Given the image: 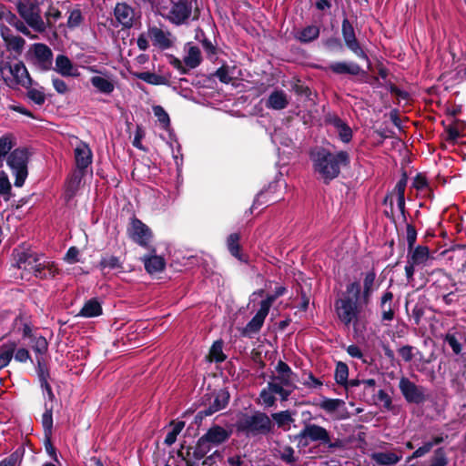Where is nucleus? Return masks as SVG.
<instances>
[{
  "label": "nucleus",
  "instance_id": "nucleus-32",
  "mask_svg": "<svg viewBox=\"0 0 466 466\" xmlns=\"http://www.w3.org/2000/svg\"><path fill=\"white\" fill-rule=\"evenodd\" d=\"M15 341H8L0 348V370L6 367L11 361L16 349Z\"/></svg>",
  "mask_w": 466,
  "mask_h": 466
},
{
  "label": "nucleus",
  "instance_id": "nucleus-37",
  "mask_svg": "<svg viewBox=\"0 0 466 466\" xmlns=\"http://www.w3.org/2000/svg\"><path fill=\"white\" fill-rule=\"evenodd\" d=\"M14 146L15 142L13 136L5 135L0 137V167H3L5 157Z\"/></svg>",
  "mask_w": 466,
  "mask_h": 466
},
{
  "label": "nucleus",
  "instance_id": "nucleus-57",
  "mask_svg": "<svg viewBox=\"0 0 466 466\" xmlns=\"http://www.w3.org/2000/svg\"><path fill=\"white\" fill-rule=\"evenodd\" d=\"M7 24L15 27L16 30L21 32L22 34H24L25 35H30V31L27 28V26L15 14H14V19L13 18L9 19Z\"/></svg>",
  "mask_w": 466,
  "mask_h": 466
},
{
  "label": "nucleus",
  "instance_id": "nucleus-35",
  "mask_svg": "<svg viewBox=\"0 0 466 466\" xmlns=\"http://www.w3.org/2000/svg\"><path fill=\"white\" fill-rule=\"evenodd\" d=\"M376 273L370 270L365 274L363 279V293L362 297L365 302H368L373 291L376 289L375 285Z\"/></svg>",
  "mask_w": 466,
  "mask_h": 466
},
{
  "label": "nucleus",
  "instance_id": "nucleus-41",
  "mask_svg": "<svg viewBox=\"0 0 466 466\" xmlns=\"http://www.w3.org/2000/svg\"><path fill=\"white\" fill-rule=\"evenodd\" d=\"M239 234L232 233L228 237L227 246L232 256L240 258Z\"/></svg>",
  "mask_w": 466,
  "mask_h": 466
},
{
  "label": "nucleus",
  "instance_id": "nucleus-56",
  "mask_svg": "<svg viewBox=\"0 0 466 466\" xmlns=\"http://www.w3.org/2000/svg\"><path fill=\"white\" fill-rule=\"evenodd\" d=\"M46 27L48 25V26H51L60 16H61V13L58 9L53 7V6H50L48 8V10L46 11Z\"/></svg>",
  "mask_w": 466,
  "mask_h": 466
},
{
  "label": "nucleus",
  "instance_id": "nucleus-42",
  "mask_svg": "<svg viewBox=\"0 0 466 466\" xmlns=\"http://www.w3.org/2000/svg\"><path fill=\"white\" fill-rule=\"evenodd\" d=\"M449 459L442 448H439L434 451L428 466H448Z\"/></svg>",
  "mask_w": 466,
  "mask_h": 466
},
{
  "label": "nucleus",
  "instance_id": "nucleus-34",
  "mask_svg": "<svg viewBox=\"0 0 466 466\" xmlns=\"http://www.w3.org/2000/svg\"><path fill=\"white\" fill-rule=\"evenodd\" d=\"M406 186H407V177H406V175H403V177L396 184V186L391 193L392 195L395 194L397 196V206L401 213H404V209H405L404 193H405Z\"/></svg>",
  "mask_w": 466,
  "mask_h": 466
},
{
  "label": "nucleus",
  "instance_id": "nucleus-28",
  "mask_svg": "<svg viewBox=\"0 0 466 466\" xmlns=\"http://www.w3.org/2000/svg\"><path fill=\"white\" fill-rule=\"evenodd\" d=\"M201 52L198 46L187 45L186 46V55L184 56L183 62L187 69H193L198 66L201 63Z\"/></svg>",
  "mask_w": 466,
  "mask_h": 466
},
{
  "label": "nucleus",
  "instance_id": "nucleus-27",
  "mask_svg": "<svg viewBox=\"0 0 466 466\" xmlns=\"http://www.w3.org/2000/svg\"><path fill=\"white\" fill-rule=\"evenodd\" d=\"M144 263L146 270L149 274H154L162 271L165 268L166 262L161 256L147 255L141 258Z\"/></svg>",
  "mask_w": 466,
  "mask_h": 466
},
{
  "label": "nucleus",
  "instance_id": "nucleus-40",
  "mask_svg": "<svg viewBox=\"0 0 466 466\" xmlns=\"http://www.w3.org/2000/svg\"><path fill=\"white\" fill-rule=\"evenodd\" d=\"M345 406V402L339 399H324L320 403L319 407L329 413L335 412L341 407Z\"/></svg>",
  "mask_w": 466,
  "mask_h": 466
},
{
  "label": "nucleus",
  "instance_id": "nucleus-2",
  "mask_svg": "<svg viewBox=\"0 0 466 466\" xmlns=\"http://www.w3.org/2000/svg\"><path fill=\"white\" fill-rule=\"evenodd\" d=\"M348 294H352L353 297L345 296L335 301V310L338 319L346 326L353 325L356 329L359 322V316L360 313V307L358 299L360 292V287L358 282H352L347 286L346 289Z\"/></svg>",
  "mask_w": 466,
  "mask_h": 466
},
{
  "label": "nucleus",
  "instance_id": "nucleus-51",
  "mask_svg": "<svg viewBox=\"0 0 466 466\" xmlns=\"http://www.w3.org/2000/svg\"><path fill=\"white\" fill-rule=\"evenodd\" d=\"M11 192V183L5 173L3 172L0 177V195L5 197V199L8 200Z\"/></svg>",
  "mask_w": 466,
  "mask_h": 466
},
{
  "label": "nucleus",
  "instance_id": "nucleus-25",
  "mask_svg": "<svg viewBox=\"0 0 466 466\" xmlns=\"http://www.w3.org/2000/svg\"><path fill=\"white\" fill-rule=\"evenodd\" d=\"M289 97L283 90H274L266 102V106L274 110H282L288 106Z\"/></svg>",
  "mask_w": 466,
  "mask_h": 466
},
{
  "label": "nucleus",
  "instance_id": "nucleus-16",
  "mask_svg": "<svg viewBox=\"0 0 466 466\" xmlns=\"http://www.w3.org/2000/svg\"><path fill=\"white\" fill-rule=\"evenodd\" d=\"M35 64L42 70H47L52 65L53 53L45 44H34L32 46Z\"/></svg>",
  "mask_w": 466,
  "mask_h": 466
},
{
  "label": "nucleus",
  "instance_id": "nucleus-46",
  "mask_svg": "<svg viewBox=\"0 0 466 466\" xmlns=\"http://www.w3.org/2000/svg\"><path fill=\"white\" fill-rule=\"evenodd\" d=\"M295 374H277L271 377L270 380L279 383L283 384L286 387H289L292 390H295Z\"/></svg>",
  "mask_w": 466,
  "mask_h": 466
},
{
  "label": "nucleus",
  "instance_id": "nucleus-7",
  "mask_svg": "<svg viewBox=\"0 0 466 466\" xmlns=\"http://www.w3.org/2000/svg\"><path fill=\"white\" fill-rule=\"evenodd\" d=\"M39 4L38 0H17L16 8L18 14L29 26L37 32H44L46 23L40 15Z\"/></svg>",
  "mask_w": 466,
  "mask_h": 466
},
{
  "label": "nucleus",
  "instance_id": "nucleus-55",
  "mask_svg": "<svg viewBox=\"0 0 466 466\" xmlns=\"http://www.w3.org/2000/svg\"><path fill=\"white\" fill-rule=\"evenodd\" d=\"M47 341L44 337L35 339L33 350L39 355H44L47 351Z\"/></svg>",
  "mask_w": 466,
  "mask_h": 466
},
{
  "label": "nucleus",
  "instance_id": "nucleus-64",
  "mask_svg": "<svg viewBox=\"0 0 466 466\" xmlns=\"http://www.w3.org/2000/svg\"><path fill=\"white\" fill-rule=\"evenodd\" d=\"M416 238H417V232H416L415 228L412 226L408 225L407 229H406V238H407L409 250H411L413 248L414 244L416 242Z\"/></svg>",
  "mask_w": 466,
  "mask_h": 466
},
{
  "label": "nucleus",
  "instance_id": "nucleus-62",
  "mask_svg": "<svg viewBox=\"0 0 466 466\" xmlns=\"http://www.w3.org/2000/svg\"><path fill=\"white\" fill-rule=\"evenodd\" d=\"M378 400L383 403L384 409L387 410H392V400L390 395L383 390H380L377 394Z\"/></svg>",
  "mask_w": 466,
  "mask_h": 466
},
{
  "label": "nucleus",
  "instance_id": "nucleus-54",
  "mask_svg": "<svg viewBox=\"0 0 466 466\" xmlns=\"http://www.w3.org/2000/svg\"><path fill=\"white\" fill-rule=\"evenodd\" d=\"M444 341L450 345L455 354L458 355L461 352V344L459 342L454 334L447 333L444 337Z\"/></svg>",
  "mask_w": 466,
  "mask_h": 466
},
{
  "label": "nucleus",
  "instance_id": "nucleus-52",
  "mask_svg": "<svg viewBox=\"0 0 466 466\" xmlns=\"http://www.w3.org/2000/svg\"><path fill=\"white\" fill-rule=\"evenodd\" d=\"M100 266L103 268H121V262L118 258L115 256H110L106 258H103L100 261Z\"/></svg>",
  "mask_w": 466,
  "mask_h": 466
},
{
  "label": "nucleus",
  "instance_id": "nucleus-23",
  "mask_svg": "<svg viewBox=\"0 0 466 466\" xmlns=\"http://www.w3.org/2000/svg\"><path fill=\"white\" fill-rule=\"evenodd\" d=\"M1 36L9 51H13L18 55L22 53L25 45L24 38L11 34L10 29L6 26L1 27Z\"/></svg>",
  "mask_w": 466,
  "mask_h": 466
},
{
  "label": "nucleus",
  "instance_id": "nucleus-20",
  "mask_svg": "<svg viewBox=\"0 0 466 466\" xmlns=\"http://www.w3.org/2000/svg\"><path fill=\"white\" fill-rule=\"evenodd\" d=\"M228 393L225 390H219L213 396V400L210 402L208 408L200 410L197 418L202 419L203 417L210 416L213 413L224 409L228 402Z\"/></svg>",
  "mask_w": 466,
  "mask_h": 466
},
{
  "label": "nucleus",
  "instance_id": "nucleus-59",
  "mask_svg": "<svg viewBox=\"0 0 466 466\" xmlns=\"http://www.w3.org/2000/svg\"><path fill=\"white\" fill-rule=\"evenodd\" d=\"M82 22V13L79 9H74L70 11L67 24L70 27H75L80 25Z\"/></svg>",
  "mask_w": 466,
  "mask_h": 466
},
{
  "label": "nucleus",
  "instance_id": "nucleus-29",
  "mask_svg": "<svg viewBox=\"0 0 466 466\" xmlns=\"http://www.w3.org/2000/svg\"><path fill=\"white\" fill-rule=\"evenodd\" d=\"M430 258V250L426 246H418L409 250L408 259L417 266L426 265Z\"/></svg>",
  "mask_w": 466,
  "mask_h": 466
},
{
  "label": "nucleus",
  "instance_id": "nucleus-38",
  "mask_svg": "<svg viewBox=\"0 0 466 466\" xmlns=\"http://www.w3.org/2000/svg\"><path fill=\"white\" fill-rule=\"evenodd\" d=\"M268 386L272 390L274 395H279L281 400H287L289 395L293 392L294 390L284 386L283 384H279L272 380L268 382Z\"/></svg>",
  "mask_w": 466,
  "mask_h": 466
},
{
  "label": "nucleus",
  "instance_id": "nucleus-44",
  "mask_svg": "<svg viewBox=\"0 0 466 466\" xmlns=\"http://www.w3.org/2000/svg\"><path fill=\"white\" fill-rule=\"evenodd\" d=\"M137 77L151 85H162L165 83V78L162 76L150 72L138 73Z\"/></svg>",
  "mask_w": 466,
  "mask_h": 466
},
{
  "label": "nucleus",
  "instance_id": "nucleus-36",
  "mask_svg": "<svg viewBox=\"0 0 466 466\" xmlns=\"http://www.w3.org/2000/svg\"><path fill=\"white\" fill-rule=\"evenodd\" d=\"M319 28L317 25H308L298 33L297 38L302 43L311 42L319 37Z\"/></svg>",
  "mask_w": 466,
  "mask_h": 466
},
{
  "label": "nucleus",
  "instance_id": "nucleus-53",
  "mask_svg": "<svg viewBox=\"0 0 466 466\" xmlns=\"http://www.w3.org/2000/svg\"><path fill=\"white\" fill-rule=\"evenodd\" d=\"M27 96L36 105H43L46 101V96L43 91L31 88L27 91Z\"/></svg>",
  "mask_w": 466,
  "mask_h": 466
},
{
  "label": "nucleus",
  "instance_id": "nucleus-39",
  "mask_svg": "<svg viewBox=\"0 0 466 466\" xmlns=\"http://www.w3.org/2000/svg\"><path fill=\"white\" fill-rule=\"evenodd\" d=\"M83 176L84 171H80L77 169V171L74 172L72 176L68 178L66 182V190L69 193L70 197H72L78 189Z\"/></svg>",
  "mask_w": 466,
  "mask_h": 466
},
{
  "label": "nucleus",
  "instance_id": "nucleus-61",
  "mask_svg": "<svg viewBox=\"0 0 466 466\" xmlns=\"http://www.w3.org/2000/svg\"><path fill=\"white\" fill-rule=\"evenodd\" d=\"M216 76L225 84H228L231 82L233 77L230 76V70L228 66H221L216 72Z\"/></svg>",
  "mask_w": 466,
  "mask_h": 466
},
{
  "label": "nucleus",
  "instance_id": "nucleus-60",
  "mask_svg": "<svg viewBox=\"0 0 466 466\" xmlns=\"http://www.w3.org/2000/svg\"><path fill=\"white\" fill-rule=\"evenodd\" d=\"M42 424L46 432L50 433L53 427L52 410L46 409L42 416Z\"/></svg>",
  "mask_w": 466,
  "mask_h": 466
},
{
  "label": "nucleus",
  "instance_id": "nucleus-9",
  "mask_svg": "<svg viewBox=\"0 0 466 466\" xmlns=\"http://www.w3.org/2000/svg\"><path fill=\"white\" fill-rule=\"evenodd\" d=\"M87 70L90 73L96 74L90 78V83L98 93L110 95L114 92L116 87V78L112 74L106 70H99L95 66H88Z\"/></svg>",
  "mask_w": 466,
  "mask_h": 466
},
{
  "label": "nucleus",
  "instance_id": "nucleus-43",
  "mask_svg": "<svg viewBox=\"0 0 466 466\" xmlns=\"http://www.w3.org/2000/svg\"><path fill=\"white\" fill-rule=\"evenodd\" d=\"M349 376L348 366L343 362H339L335 370V380L338 384L344 385L347 383Z\"/></svg>",
  "mask_w": 466,
  "mask_h": 466
},
{
  "label": "nucleus",
  "instance_id": "nucleus-19",
  "mask_svg": "<svg viewBox=\"0 0 466 466\" xmlns=\"http://www.w3.org/2000/svg\"><path fill=\"white\" fill-rule=\"evenodd\" d=\"M39 266L35 270V277L40 279H53L59 273V268L55 261L45 255H41Z\"/></svg>",
  "mask_w": 466,
  "mask_h": 466
},
{
  "label": "nucleus",
  "instance_id": "nucleus-26",
  "mask_svg": "<svg viewBox=\"0 0 466 466\" xmlns=\"http://www.w3.org/2000/svg\"><path fill=\"white\" fill-rule=\"evenodd\" d=\"M330 125L333 126L339 139L343 143H349L352 138V130L348 124L338 116H332L329 119Z\"/></svg>",
  "mask_w": 466,
  "mask_h": 466
},
{
  "label": "nucleus",
  "instance_id": "nucleus-11",
  "mask_svg": "<svg viewBox=\"0 0 466 466\" xmlns=\"http://www.w3.org/2000/svg\"><path fill=\"white\" fill-rule=\"evenodd\" d=\"M399 388L403 398L409 403L420 404L426 400L425 388L415 384L406 377L400 379Z\"/></svg>",
  "mask_w": 466,
  "mask_h": 466
},
{
  "label": "nucleus",
  "instance_id": "nucleus-8",
  "mask_svg": "<svg viewBox=\"0 0 466 466\" xmlns=\"http://www.w3.org/2000/svg\"><path fill=\"white\" fill-rule=\"evenodd\" d=\"M27 151L22 148L15 149L7 157V165L15 176V187H22L27 177Z\"/></svg>",
  "mask_w": 466,
  "mask_h": 466
},
{
  "label": "nucleus",
  "instance_id": "nucleus-4",
  "mask_svg": "<svg viewBox=\"0 0 466 466\" xmlns=\"http://www.w3.org/2000/svg\"><path fill=\"white\" fill-rule=\"evenodd\" d=\"M231 436V431L221 426L215 425L199 438L194 451L197 459H202L209 453L213 448L224 443Z\"/></svg>",
  "mask_w": 466,
  "mask_h": 466
},
{
  "label": "nucleus",
  "instance_id": "nucleus-22",
  "mask_svg": "<svg viewBox=\"0 0 466 466\" xmlns=\"http://www.w3.org/2000/svg\"><path fill=\"white\" fill-rule=\"evenodd\" d=\"M148 37L155 46L160 49H167L171 47L173 42L171 40V34L168 31H164L157 26L148 28Z\"/></svg>",
  "mask_w": 466,
  "mask_h": 466
},
{
  "label": "nucleus",
  "instance_id": "nucleus-24",
  "mask_svg": "<svg viewBox=\"0 0 466 466\" xmlns=\"http://www.w3.org/2000/svg\"><path fill=\"white\" fill-rule=\"evenodd\" d=\"M268 314V313L259 309L251 320L243 328L241 334L245 337H251L258 333L263 326Z\"/></svg>",
  "mask_w": 466,
  "mask_h": 466
},
{
  "label": "nucleus",
  "instance_id": "nucleus-63",
  "mask_svg": "<svg viewBox=\"0 0 466 466\" xmlns=\"http://www.w3.org/2000/svg\"><path fill=\"white\" fill-rule=\"evenodd\" d=\"M446 140L451 143L457 141V139L461 137V133L456 126H449L445 129Z\"/></svg>",
  "mask_w": 466,
  "mask_h": 466
},
{
  "label": "nucleus",
  "instance_id": "nucleus-21",
  "mask_svg": "<svg viewBox=\"0 0 466 466\" xmlns=\"http://www.w3.org/2000/svg\"><path fill=\"white\" fill-rule=\"evenodd\" d=\"M300 436L311 441H321L323 443H329L330 441L329 434L327 430L316 424L306 425L300 431Z\"/></svg>",
  "mask_w": 466,
  "mask_h": 466
},
{
  "label": "nucleus",
  "instance_id": "nucleus-15",
  "mask_svg": "<svg viewBox=\"0 0 466 466\" xmlns=\"http://www.w3.org/2000/svg\"><path fill=\"white\" fill-rule=\"evenodd\" d=\"M401 449L390 451H376L370 454V459L378 466H394L402 459Z\"/></svg>",
  "mask_w": 466,
  "mask_h": 466
},
{
  "label": "nucleus",
  "instance_id": "nucleus-31",
  "mask_svg": "<svg viewBox=\"0 0 466 466\" xmlns=\"http://www.w3.org/2000/svg\"><path fill=\"white\" fill-rule=\"evenodd\" d=\"M101 314L102 307L100 303L96 299H92L85 303L80 312L78 313V316L84 318H93L97 317Z\"/></svg>",
  "mask_w": 466,
  "mask_h": 466
},
{
  "label": "nucleus",
  "instance_id": "nucleus-6",
  "mask_svg": "<svg viewBox=\"0 0 466 466\" xmlns=\"http://www.w3.org/2000/svg\"><path fill=\"white\" fill-rule=\"evenodd\" d=\"M0 75L5 83L10 87L21 86L27 88L32 83L28 71L22 62L11 64L2 60L0 62Z\"/></svg>",
  "mask_w": 466,
  "mask_h": 466
},
{
  "label": "nucleus",
  "instance_id": "nucleus-49",
  "mask_svg": "<svg viewBox=\"0 0 466 466\" xmlns=\"http://www.w3.org/2000/svg\"><path fill=\"white\" fill-rule=\"evenodd\" d=\"M259 398L262 401V404L265 405L266 407H272L275 405V395L268 385L261 390Z\"/></svg>",
  "mask_w": 466,
  "mask_h": 466
},
{
  "label": "nucleus",
  "instance_id": "nucleus-17",
  "mask_svg": "<svg viewBox=\"0 0 466 466\" xmlns=\"http://www.w3.org/2000/svg\"><path fill=\"white\" fill-rule=\"evenodd\" d=\"M54 69L56 73L66 77H77L80 76L78 66L64 55H58L56 57Z\"/></svg>",
  "mask_w": 466,
  "mask_h": 466
},
{
  "label": "nucleus",
  "instance_id": "nucleus-33",
  "mask_svg": "<svg viewBox=\"0 0 466 466\" xmlns=\"http://www.w3.org/2000/svg\"><path fill=\"white\" fill-rule=\"evenodd\" d=\"M294 453V449L289 445L278 444L275 448V455L289 465H292L297 461V458Z\"/></svg>",
  "mask_w": 466,
  "mask_h": 466
},
{
  "label": "nucleus",
  "instance_id": "nucleus-30",
  "mask_svg": "<svg viewBox=\"0 0 466 466\" xmlns=\"http://www.w3.org/2000/svg\"><path fill=\"white\" fill-rule=\"evenodd\" d=\"M329 68L335 74H349L357 76L360 72V66L356 63L335 62L329 65Z\"/></svg>",
  "mask_w": 466,
  "mask_h": 466
},
{
  "label": "nucleus",
  "instance_id": "nucleus-45",
  "mask_svg": "<svg viewBox=\"0 0 466 466\" xmlns=\"http://www.w3.org/2000/svg\"><path fill=\"white\" fill-rule=\"evenodd\" d=\"M223 353V343L221 341H215L209 351V359L211 361L220 362L225 360Z\"/></svg>",
  "mask_w": 466,
  "mask_h": 466
},
{
  "label": "nucleus",
  "instance_id": "nucleus-47",
  "mask_svg": "<svg viewBox=\"0 0 466 466\" xmlns=\"http://www.w3.org/2000/svg\"><path fill=\"white\" fill-rule=\"evenodd\" d=\"M272 419L279 427H285L293 421L292 416L289 410H283L272 414Z\"/></svg>",
  "mask_w": 466,
  "mask_h": 466
},
{
  "label": "nucleus",
  "instance_id": "nucleus-13",
  "mask_svg": "<svg viewBox=\"0 0 466 466\" xmlns=\"http://www.w3.org/2000/svg\"><path fill=\"white\" fill-rule=\"evenodd\" d=\"M76 145L74 149V157L76 168L80 171H85L87 167L92 163L93 153L89 146L81 140L76 138Z\"/></svg>",
  "mask_w": 466,
  "mask_h": 466
},
{
  "label": "nucleus",
  "instance_id": "nucleus-50",
  "mask_svg": "<svg viewBox=\"0 0 466 466\" xmlns=\"http://www.w3.org/2000/svg\"><path fill=\"white\" fill-rule=\"evenodd\" d=\"M153 112L157 120L162 124L164 127H167L170 124V118L168 114L161 106H153Z\"/></svg>",
  "mask_w": 466,
  "mask_h": 466
},
{
  "label": "nucleus",
  "instance_id": "nucleus-5",
  "mask_svg": "<svg viewBox=\"0 0 466 466\" xmlns=\"http://www.w3.org/2000/svg\"><path fill=\"white\" fill-rule=\"evenodd\" d=\"M159 14L172 24L182 25L189 18L192 5L187 0L174 3L172 0H159L157 3Z\"/></svg>",
  "mask_w": 466,
  "mask_h": 466
},
{
  "label": "nucleus",
  "instance_id": "nucleus-14",
  "mask_svg": "<svg viewBox=\"0 0 466 466\" xmlns=\"http://www.w3.org/2000/svg\"><path fill=\"white\" fill-rule=\"evenodd\" d=\"M114 16L117 23L125 28L132 27L137 17L134 8L124 2L116 5Z\"/></svg>",
  "mask_w": 466,
  "mask_h": 466
},
{
  "label": "nucleus",
  "instance_id": "nucleus-48",
  "mask_svg": "<svg viewBox=\"0 0 466 466\" xmlns=\"http://www.w3.org/2000/svg\"><path fill=\"white\" fill-rule=\"evenodd\" d=\"M185 427L184 421H178L173 425V429L171 431H169L166 438H165V443L168 446L172 445L176 442L177 435L181 432V431Z\"/></svg>",
  "mask_w": 466,
  "mask_h": 466
},
{
  "label": "nucleus",
  "instance_id": "nucleus-18",
  "mask_svg": "<svg viewBox=\"0 0 466 466\" xmlns=\"http://www.w3.org/2000/svg\"><path fill=\"white\" fill-rule=\"evenodd\" d=\"M42 254L33 252H18L15 256L16 267L28 271L35 276V270L39 266V259Z\"/></svg>",
  "mask_w": 466,
  "mask_h": 466
},
{
  "label": "nucleus",
  "instance_id": "nucleus-10",
  "mask_svg": "<svg viewBox=\"0 0 466 466\" xmlns=\"http://www.w3.org/2000/svg\"><path fill=\"white\" fill-rule=\"evenodd\" d=\"M128 237L137 245L147 248L153 238L151 229L137 218L130 219L129 225L127 228Z\"/></svg>",
  "mask_w": 466,
  "mask_h": 466
},
{
  "label": "nucleus",
  "instance_id": "nucleus-12",
  "mask_svg": "<svg viewBox=\"0 0 466 466\" xmlns=\"http://www.w3.org/2000/svg\"><path fill=\"white\" fill-rule=\"evenodd\" d=\"M341 34L346 46L351 50L360 58L368 60V56L361 48L355 34L352 23L344 18L341 24Z\"/></svg>",
  "mask_w": 466,
  "mask_h": 466
},
{
  "label": "nucleus",
  "instance_id": "nucleus-58",
  "mask_svg": "<svg viewBox=\"0 0 466 466\" xmlns=\"http://www.w3.org/2000/svg\"><path fill=\"white\" fill-rule=\"evenodd\" d=\"M52 85L55 90L60 95H65L69 91L66 83L56 76L52 77Z\"/></svg>",
  "mask_w": 466,
  "mask_h": 466
},
{
  "label": "nucleus",
  "instance_id": "nucleus-3",
  "mask_svg": "<svg viewBox=\"0 0 466 466\" xmlns=\"http://www.w3.org/2000/svg\"><path fill=\"white\" fill-rule=\"evenodd\" d=\"M237 429L248 436L265 435L272 431L273 424L266 413L258 411L243 415L237 422Z\"/></svg>",
  "mask_w": 466,
  "mask_h": 466
},
{
  "label": "nucleus",
  "instance_id": "nucleus-1",
  "mask_svg": "<svg viewBox=\"0 0 466 466\" xmlns=\"http://www.w3.org/2000/svg\"><path fill=\"white\" fill-rule=\"evenodd\" d=\"M311 160L314 171L325 183H329L339 176L341 166L349 164L350 157L346 151L334 155L325 148H318L311 153Z\"/></svg>",
  "mask_w": 466,
  "mask_h": 466
}]
</instances>
